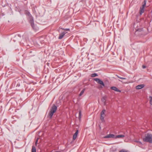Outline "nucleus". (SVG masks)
Listing matches in <instances>:
<instances>
[{"label":"nucleus","mask_w":152,"mask_h":152,"mask_svg":"<svg viewBox=\"0 0 152 152\" xmlns=\"http://www.w3.org/2000/svg\"><path fill=\"white\" fill-rule=\"evenodd\" d=\"M25 14L28 16V20L33 29L36 31L38 30L39 28L36 25H34L33 17L30 13L29 12L26 11L25 12Z\"/></svg>","instance_id":"obj_1"},{"label":"nucleus","mask_w":152,"mask_h":152,"mask_svg":"<svg viewBox=\"0 0 152 152\" xmlns=\"http://www.w3.org/2000/svg\"><path fill=\"white\" fill-rule=\"evenodd\" d=\"M34 51L31 50L29 52V56L32 57L35 55H34Z\"/></svg>","instance_id":"obj_10"},{"label":"nucleus","mask_w":152,"mask_h":152,"mask_svg":"<svg viewBox=\"0 0 152 152\" xmlns=\"http://www.w3.org/2000/svg\"><path fill=\"white\" fill-rule=\"evenodd\" d=\"M31 152H36V149L35 147L33 145L32 146V148L31 150Z\"/></svg>","instance_id":"obj_12"},{"label":"nucleus","mask_w":152,"mask_h":152,"mask_svg":"<svg viewBox=\"0 0 152 152\" xmlns=\"http://www.w3.org/2000/svg\"><path fill=\"white\" fill-rule=\"evenodd\" d=\"M17 86H18V84H17Z\"/></svg>","instance_id":"obj_32"},{"label":"nucleus","mask_w":152,"mask_h":152,"mask_svg":"<svg viewBox=\"0 0 152 152\" xmlns=\"http://www.w3.org/2000/svg\"><path fill=\"white\" fill-rule=\"evenodd\" d=\"M81 111H80L79 114V118L80 119L81 118Z\"/></svg>","instance_id":"obj_21"},{"label":"nucleus","mask_w":152,"mask_h":152,"mask_svg":"<svg viewBox=\"0 0 152 152\" xmlns=\"http://www.w3.org/2000/svg\"><path fill=\"white\" fill-rule=\"evenodd\" d=\"M94 80L96 81L97 83H99V84L103 86H105V85L103 82L99 78H95L94 79Z\"/></svg>","instance_id":"obj_4"},{"label":"nucleus","mask_w":152,"mask_h":152,"mask_svg":"<svg viewBox=\"0 0 152 152\" xmlns=\"http://www.w3.org/2000/svg\"><path fill=\"white\" fill-rule=\"evenodd\" d=\"M115 136L113 134H109L104 136V138H115Z\"/></svg>","instance_id":"obj_5"},{"label":"nucleus","mask_w":152,"mask_h":152,"mask_svg":"<svg viewBox=\"0 0 152 152\" xmlns=\"http://www.w3.org/2000/svg\"><path fill=\"white\" fill-rule=\"evenodd\" d=\"M104 115H100V119L102 122H103V121H104Z\"/></svg>","instance_id":"obj_16"},{"label":"nucleus","mask_w":152,"mask_h":152,"mask_svg":"<svg viewBox=\"0 0 152 152\" xmlns=\"http://www.w3.org/2000/svg\"><path fill=\"white\" fill-rule=\"evenodd\" d=\"M34 90V89L33 88H32V89H31V91H32Z\"/></svg>","instance_id":"obj_28"},{"label":"nucleus","mask_w":152,"mask_h":152,"mask_svg":"<svg viewBox=\"0 0 152 152\" xmlns=\"http://www.w3.org/2000/svg\"><path fill=\"white\" fill-rule=\"evenodd\" d=\"M144 86L143 84H140L136 86V88L137 89H140L143 88Z\"/></svg>","instance_id":"obj_8"},{"label":"nucleus","mask_w":152,"mask_h":152,"mask_svg":"<svg viewBox=\"0 0 152 152\" xmlns=\"http://www.w3.org/2000/svg\"><path fill=\"white\" fill-rule=\"evenodd\" d=\"M146 67V66H144V65H142V68H143V69H145V68Z\"/></svg>","instance_id":"obj_26"},{"label":"nucleus","mask_w":152,"mask_h":152,"mask_svg":"<svg viewBox=\"0 0 152 152\" xmlns=\"http://www.w3.org/2000/svg\"><path fill=\"white\" fill-rule=\"evenodd\" d=\"M119 152H128V151H125L124 150H122Z\"/></svg>","instance_id":"obj_25"},{"label":"nucleus","mask_w":152,"mask_h":152,"mask_svg":"<svg viewBox=\"0 0 152 152\" xmlns=\"http://www.w3.org/2000/svg\"><path fill=\"white\" fill-rule=\"evenodd\" d=\"M78 130H77L74 134L75 135H76L77 136V134H78Z\"/></svg>","instance_id":"obj_24"},{"label":"nucleus","mask_w":152,"mask_h":152,"mask_svg":"<svg viewBox=\"0 0 152 152\" xmlns=\"http://www.w3.org/2000/svg\"><path fill=\"white\" fill-rule=\"evenodd\" d=\"M102 101L104 103H105V99L104 97L102 99Z\"/></svg>","instance_id":"obj_23"},{"label":"nucleus","mask_w":152,"mask_h":152,"mask_svg":"<svg viewBox=\"0 0 152 152\" xmlns=\"http://www.w3.org/2000/svg\"><path fill=\"white\" fill-rule=\"evenodd\" d=\"M77 135H75L74 134V135H73V140H75L76 139V138H77Z\"/></svg>","instance_id":"obj_20"},{"label":"nucleus","mask_w":152,"mask_h":152,"mask_svg":"<svg viewBox=\"0 0 152 152\" xmlns=\"http://www.w3.org/2000/svg\"><path fill=\"white\" fill-rule=\"evenodd\" d=\"M111 89L112 90H113L116 91L117 92H121V91L119 90L117 87L114 86L112 87H111Z\"/></svg>","instance_id":"obj_7"},{"label":"nucleus","mask_w":152,"mask_h":152,"mask_svg":"<svg viewBox=\"0 0 152 152\" xmlns=\"http://www.w3.org/2000/svg\"><path fill=\"white\" fill-rule=\"evenodd\" d=\"M143 140L146 142L152 143V134L150 133H146L143 138Z\"/></svg>","instance_id":"obj_2"},{"label":"nucleus","mask_w":152,"mask_h":152,"mask_svg":"<svg viewBox=\"0 0 152 152\" xmlns=\"http://www.w3.org/2000/svg\"><path fill=\"white\" fill-rule=\"evenodd\" d=\"M37 141H38V139L36 141V144L37 142Z\"/></svg>","instance_id":"obj_30"},{"label":"nucleus","mask_w":152,"mask_h":152,"mask_svg":"<svg viewBox=\"0 0 152 152\" xmlns=\"http://www.w3.org/2000/svg\"><path fill=\"white\" fill-rule=\"evenodd\" d=\"M57 109V107L54 104H53L48 114V115L49 116L50 118L51 119L52 118L54 113L56 111Z\"/></svg>","instance_id":"obj_3"},{"label":"nucleus","mask_w":152,"mask_h":152,"mask_svg":"<svg viewBox=\"0 0 152 152\" xmlns=\"http://www.w3.org/2000/svg\"><path fill=\"white\" fill-rule=\"evenodd\" d=\"M67 32L65 33L64 32H63L62 33L59 34L58 37V39H62L64 37L65 34Z\"/></svg>","instance_id":"obj_6"},{"label":"nucleus","mask_w":152,"mask_h":152,"mask_svg":"<svg viewBox=\"0 0 152 152\" xmlns=\"http://www.w3.org/2000/svg\"><path fill=\"white\" fill-rule=\"evenodd\" d=\"M105 111H106V110L105 109L103 110L101 113L100 115H104L105 113Z\"/></svg>","instance_id":"obj_13"},{"label":"nucleus","mask_w":152,"mask_h":152,"mask_svg":"<svg viewBox=\"0 0 152 152\" xmlns=\"http://www.w3.org/2000/svg\"><path fill=\"white\" fill-rule=\"evenodd\" d=\"M142 7H143V8H144L145 7L146 5V1L145 0H144V1L142 2Z\"/></svg>","instance_id":"obj_14"},{"label":"nucleus","mask_w":152,"mask_h":152,"mask_svg":"<svg viewBox=\"0 0 152 152\" xmlns=\"http://www.w3.org/2000/svg\"><path fill=\"white\" fill-rule=\"evenodd\" d=\"M64 30L65 31H69V28H66L64 29Z\"/></svg>","instance_id":"obj_27"},{"label":"nucleus","mask_w":152,"mask_h":152,"mask_svg":"<svg viewBox=\"0 0 152 152\" xmlns=\"http://www.w3.org/2000/svg\"><path fill=\"white\" fill-rule=\"evenodd\" d=\"M150 99V103L151 105H152V96H149Z\"/></svg>","instance_id":"obj_18"},{"label":"nucleus","mask_w":152,"mask_h":152,"mask_svg":"<svg viewBox=\"0 0 152 152\" xmlns=\"http://www.w3.org/2000/svg\"><path fill=\"white\" fill-rule=\"evenodd\" d=\"M145 9L143 7H141L140 8V11H139V13L140 15H141L144 12Z\"/></svg>","instance_id":"obj_9"},{"label":"nucleus","mask_w":152,"mask_h":152,"mask_svg":"<svg viewBox=\"0 0 152 152\" xmlns=\"http://www.w3.org/2000/svg\"><path fill=\"white\" fill-rule=\"evenodd\" d=\"M98 75L96 73H93L91 75V77H94L98 76Z\"/></svg>","instance_id":"obj_17"},{"label":"nucleus","mask_w":152,"mask_h":152,"mask_svg":"<svg viewBox=\"0 0 152 152\" xmlns=\"http://www.w3.org/2000/svg\"><path fill=\"white\" fill-rule=\"evenodd\" d=\"M17 86H18V84H17Z\"/></svg>","instance_id":"obj_31"},{"label":"nucleus","mask_w":152,"mask_h":152,"mask_svg":"<svg viewBox=\"0 0 152 152\" xmlns=\"http://www.w3.org/2000/svg\"><path fill=\"white\" fill-rule=\"evenodd\" d=\"M25 152H26V151H25Z\"/></svg>","instance_id":"obj_33"},{"label":"nucleus","mask_w":152,"mask_h":152,"mask_svg":"<svg viewBox=\"0 0 152 152\" xmlns=\"http://www.w3.org/2000/svg\"><path fill=\"white\" fill-rule=\"evenodd\" d=\"M77 135H75L74 134V135H73V140H75L76 139V138H77Z\"/></svg>","instance_id":"obj_19"},{"label":"nucleus","mask_w":152,"mask_h":152,"mask_svg":"<svg viewBox=\"0 0 152 152\" xmlns=\"http://www.w3.org/2000/svg\"><path fill=\"white\" fill-rule=\"evenodd\" d=\"M61 28L63 30H64V28Z\"/></svg>","instance_id":"obj_29"},{"label":"nucleus","mask_w":152,"mask_h":152,"mask_svg":"<svg viewBox=\"0 0 152 152\" xmlns=\"http://www.w3.org/2000/svg\"><path fill=\"white\" fill-rule=\"evenodd\" d=\"M85 90V89L84 88L83 90H82L81 91V92H80V93L79 94L80 96H81V95H82L84 93Z\"/></svg>","instance_id":"obj_15"},{"label":"nucleus","mask_w":152,"mask_h":152,"mask_svg":"<svg viewBox=\"0 0 152 152\" xmlns=\"http://www.w3.org/2000/svg\"><path fill=\"white\" fill-rule=\"evenodd\" d=\"M125 137L124 135H116L115 137V138H120L124 137Z\"/></svg>","instance_id":"obj_11"},{"label":"nucleus","mask_w":152,"mask_h":152,"mask_svg":"<svg viewBox=\"0 0 152 152\" xmlns=\"http://www.w3.org/2000/svg\"><path fill=\"white\" fill-rule=\"evenodd\" d=\"M117 77L118 78H119L121 79L125 80L126 79V78L125 77H120L118 76H117Z\"/></svg>","instance_id":"obj_22"}]
</instances>
